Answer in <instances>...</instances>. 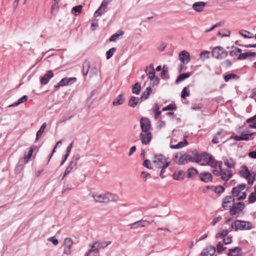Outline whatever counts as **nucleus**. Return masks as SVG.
<instances>
[{"instance_id":"32","label":"nucleus","mask_w":256,"mask_h":256,"mask_svg":"<svg viewBox=\"0 0 256 256\" xmlns=\"http://www.w3.org/2000/svg\"><path fill=\"white\" fill-rule=\"evenodd\" d=\"M160 76L164 80H168L169 78L168 70L166 66L164 65L163 66Z\"/></svg>"},{"instance_id":"59","label":"nucleus","mask_w":256,"mask_h":256,"mask_svg":"<svg viewBox=\"0 0 256 256\" xmlns=\"http://www.w3.org/2000/svg\"><path fill=\"white\" fill-rule=\"evenodd\" d=\"M73 244V241L71 238H66L64 240V246L72 248Z\"/></svg>"},{"instance_id":"54","label":"nucleus","mask_w":256,"mask_h":256,"mask_svg":"<svg viewBox=\"0 0 256 256\" xmlns=\"http://www.w3.org/2000/svg\"><path fill=\"white\" fill-rule=\"evenodd\" d=\"M230 32L228 30H222V32L220 31L218 32V34L220 36L222 37L228 36H230Z\"/></svg>"},{"instance_id":"26","label":"nucleus","mask_w":256,"mask_h":256,"mask_svg":"<svg viewBox=\"0 0 256 256\" xmlns=\"http://www.w3.org/2000/svg\"><path fill=\"white\" fill-rule=\"evenodd\" d=\"M256 56V52H246L240 54L238 55V60H242L246 59L250 56Z\"/></svg>"},{"instance_id":"28","label":"nucleus","mask_w":256,"mask_h":256,"mask_svg":"<svg viewBox=\"0 0 256 256\" xmlns=\"http://www.w3.org/2000/svg\"><path fill=\"white\" fill-rule=\"evenodd\" d=\"M139 100V98L134 96H132L128 102V106L132 108H135Z\"/></svg>"},{"instance_id":"23","label":"nucleus","mask_w":256,"mask_h":256,"mask_svg":"<svg viewBox=\"0 0 256 256\" xmlns=\"http://www.w3.org/2000/svg\"><path fill=\"white\" fill-rule=\"evenodd\" d=\"M185 176V172L182 170L175 172L172 175L173 178L176 180H182Z\"/></svg>"},{"instance_id":"13","label":"nucleus","mask_w":256,"mask_h":256,"mask_svg":"<svg viewBox=\"0 0 256 256\" xmlns=\"http://www.w3.org/2000/svg\"><path fill=\"white\" fill-rule=\"evenodd\" d=\"M199 178L200 180L204 182H208L212 181L213 177L209 172H202L200 174Z\"/></svg>"},{"instance_id":"45","label":"nucleus","mask_w":256,"mask_h":256,"mask_svg":"<svg viewBox=\"0 0 256 256\" xmlns=\"http://www.w3.org/2000/svg\"><path fill=\"white\" fill-rule=\"evenodd\" d=\"M124 34L122 31H119L118 33H115L113 34L109 38L110 42H114L120 36H122Z\"/></svg>"},{"instance_id":"64","label":"nucleus","mask_w":256,"mask_h":256,"mask_svg":"<svg viewBox=\"0 0 256 256\" xmlns=\"http://www.w3.org/2000/svg\"><path fill=\"white\" fill-rule=\"evenodd\" d=\"M72 170H73V168L70 166L68 165V166L65 170L64 174L62 180H64V178L66 177V176L67 174H70Z\"/></svg>"},{"instance_id":"53","label":"nucleus","mask_w":256,"mask_h":256,"mask_svg":"<svg viewBox=\"0 0 256 256\" xmlns=\"http://www.w3.org/2000/svg\"><path fill=\"white\" fill-rule=\"evenodd\" d=\"M34 152L33 148H30L29 151L28 152V154H25L24 160L26 162H28L30 158L32 156V153Z\"/></svg>"},{"instance_id":"52","label":"nucleus","mask_w":256,"mask_h":256,"mask_svg":"<svg viewBox=\"0 0 256 256\" xmlns=\"http://www.w3.org/2000/svg\"><path fill=\"white\" fill-rule=\"evenodd\" d=\"M200 57L202 60L208 59L210 57V52L206 50L202 52L200 54Z\"/></svg>"},{"instance_id":"25","label":"nucleus","mask_w":256,"mask_h":256,"mask_svg":"<svg viewBox=\"0 0 256 256\" xmlns=\"http://www.w3.org/2000/svg\"><path fill=\"white\" fill-rule=\"evenodd\" d=\"M125 100L124 96L123 94H119L113 101V106H119L122 104Z\"/></svg>"},{"instance_id":"5","label":"nucleus","mask_w":256,"mask_h":256,"mask_svg":"<svg viewBox=\"0 0 256 256\" xmlns=\"http://www.w3.org/2000/svg\"><path fill=\"white\" fill-rule=\"evenodd\" d=\"M245 208V204L243 202H234L232 208L230 210V214L231 216L239 214Z\"/></svg>"},{"instance_id":"19","label":"nucleus","mask_w":256,"mask_h":256,"mask_svg":"<svg viewBox=\"0 0 256 256\" xmlns=\"http://www.w3.org/2000/svg\"><path fill=\"white\" fill-rule=\"evenodd\" d=\"M228 251V256H240L242 254V250L238 246L230 248Z\"/></svg>"},{"instance_id":"7","label":"nucleus","mask_w":256,"mask_h":256,"mask_svg":"<svg viewBox=\"0 0 256 256\" xmlns=\"http://www.w3.org/2000/svg\"><path fill=\"white\" fill-rule=\"evenodd\" d=\"M153 162L156 167L160 168L165 163L169 162L166 161V158L162 154H160L154 156Z\"/></svg>"},{"instance_id":"56","label":"nucleus","mask_w":256,"mask_h":256,"mask_svg":"<svg viewBox=\"0 0 256 256\" xmlns=\"http://www.w3.org/2000/svg\"><path fill=\"white\" fill-rule=\"evenodd\" d=\"M159 109L160 108H159V106H158V104H154V116H155L156 118H158L162 113V111L160 110Z\"/></svg>"},{"instance_id":"15","label":"nucleus","mask_w":256,"mask_h":256,"mask_svg":"<svg viewBox=\"0 0 256 256\" xmlns=\"http://www.w3.org/2000/svg\"><path fill=\"white\" fill-rule=\"evenodd\" d=\"M200 157L201 161L203 160L206 162V164H201L202 166H204L206 164L208 165L214 158V157L212 155L206 152H202L200 153Z\"/></svg>"},{"instance_id":"12","label":"nucleus","mask_w":256,"mask_h":256,"mask_svg":"<svg viewBox=\"0 0 256 256\" xmlns=\"http://www.w3.org/2000/svg\"><path fill=\"white\" fill-rule=\"evenodd\" d=\"M179 58L183 64H188L190 60V54L186 50H182L179 54Z\"/></svg>"},{"instance_id":"42","label":"nucleus","mask_w":256,"mask_h":256,"mask_svg":"<svg viewBox=\"0 0 256 256\" xmlns=\"http://www.w3.org/2000/svg\"><path fill=\"white\" fill-rule=\"evenodd\" d=\"M82 5H78L75 6L72 8V13L74 15L76 16L78 14H80L82 10Z\"/></svg>"},{"instance_id":"4","label":"nucleus","mask_w":256,"mask_h":256,"mask_svg":"<svg viewBox=\"0 0 256 256\" xmlns=\"http://www.w3.org/2000/svg\"><path fill=\"white\" fill-rule=\"evenodd\" d=\"M212 54L218 60H222L227 56L228 52L222 46H216L212 49Z\"/></svg>"},{"instance_id":"57","label":"nucleus","mask_w":256,"mask_h":256,"mask_svg":"<svg viewBox=\"0 0 256 256\" xmlns=\"http://www.w3.org/2000/svg\"><path fill=\"white\" fill-rule=\"evenodd\" d=\"M256 201V193L252 192L248 196V202L249 203H253Z\"/></svg>"},{"instance_id":"37","label":"nucleus","mask_w":256,"mask_h":256,"mask_svg":"<svg viewBox=\"0 0 256 256\" xmlns=\"http://www.w3.org/2000/svg\"><path fill=\"white\" fill-rule=\"evenodd\" d=\"M198 173L197 170L193 167H192L188 170V178H192L194 176L198 174Z\"/></svg>"},{"instance_id":"3","label":"nucleus","mask_w":256,"mask_h":256,"mask_svg":"<svg viewBox=\"0 0 256 256\" xmlns=\"http://www.w3.org/2000/svg\"><path fill=\"white\" fill-rule=\"evenodd\" d=\"M212 172L214 175L217 176H221V178L223 180L228 182L232 176V171L228 169L223 170L222 168L220 170H212Z\"/></svg>"},{"instance_id":"63","label":"nucleus","mask_w":256,"mask_h":256,"mask_svg":"<svg viewBox=\"0 0 256 256\" xmlns=\"http://www.w3.org/2000/svg\"><path fill=\"white\" fill-rule=\"evenodd\" d=\"M140 176L144 178V180L146 181L147 179L150 178H151L150 174L146 172H141Z\"/></svg>"},{"instance_id":"27","label":"nucleus","mask_w":256,"mask_h":256,"mask_svg":"<svg viewBox=\"0 0 256 256\" xmlns=\"http://www.w3.org/2000/svg\"><path fill=\"white\" fill-rule=\"evenodd\" d=\"M80 155L79 154H74L72 158V160L69 163V166H70L73 169L76 167L78 164V162L80 159Z\"/></svg>"},{"instance_id":"36","label":"nucleus","mask_w":256,"mask_h":256,"mask_svg":"<svg viewBox=\"0 0 256 256\" xmlns=\"http://www.w3.org/2000/svg\"><path fill=\"white\" fill-rule=\"evenodd\" d=\"M190 85L185 86L183 88L181 92V98L185 99L186 97L189 96L190 95V92L188 87Z\"/></svg>"},{"instance_id":"47","label":"nucleus","mask_w":256,"mask_h":256,"mask_svg":"<svg viewBox=\"0 0 256 256\" xmlns=\"http://www.w3.org/2000/svg\"><path fill=\"white\" fill-rule=\"evenodd\" d=\"M177 108L175 104H170L162 108V111L175 110Z\"/></svg>"},{"instance_id":"51","label":"nucleus","mask_w":256,"mask_h":256,"mask_svg":"<svg viewBox=\"0 0 256 256\" xmlns=\"http://www.w3.org/2000/svg\"><path fill=\"white\" fill-rule=\"evenodd\" d=\"M228 234V232L227 230H224L222 232L218 233L216 236V238H218V237L224 238Z\"/></svg>"},{"instance_id":"43","label":"nucleus","mask_w":256,"mask_h":256,"mask_svg":"<svg viewBox=\"0 0 256 256\" xmlns=\"http://www.w3.org/2000/svg\"><path fill=\"white\" fill-rule=\"evenodd\" d=\"M170 164V162H166V163H165V164L164 165H163L162 166V167L160 168H161V170H160V177L162 178H164L166 177V176L164 175V174L166 172V168Z\"/></svg>"},{"instance_id":"14","label":"nucleus","mask_w":256,"mask_h":256,"mask_svg":"<svg viewBox=\"0 0 256 256\" xmlns=\"http://www.w3.org/2000/svg\"><path fill=\"white\" fill-rule=\"evenodd\" d=\"M54 74L52 70H48L40 79V83L42 84H47L50 80L54 76Z\"/></svg>"},{"instance_id":"17","label":"nucleus","mask_w":256,"mask_h":256,"mask_svg":"<svg viewBox=\"0 0 256 256\" xmlns=\"http://www.w3.org/2000/svg\"><path fill=\"white\" fill-rule=\"evenodd\" d=\"M216 252V248L214 246L206 248L202 252V256H212Z\"/></svg>"},{"instance_id":"50","label":"nucleus","mask_w":256,"mask_h":256,"mask_svg":"<svg viewBox=\"0 0 256 256\" xmlns=\"http://www.w3.org/2000/svg\"><path fill=\"white\" fill-rule=\"evenodd\" d=\"M237 78H238V76L234 74H228L224 76V80L226 82H228L230 80Z\"/></svg>"},{"instance_id":"22","label":"nucleus","mask_w":256,"mask_h":256,"mask_svg":"<svg viewBox=\"0 0 256 256\" xmlns=\"http://www.w3.org/2000/svg\"><path fill=\"white\" fill-rule=\"evenodd\" d=\"M222 161H218L214 158L208 166H210L212 170H220L222 168Z\"/></svg>"},{"instance_id":"44","label":"nucleus","mask_w":256,"mask_h":256,"mask_svg":"<svg viewBox=\"0 0 256 256\" xmlns=\"http://www.w3.org/2000/svg\"><path fill=\"white\" fill-rule=\"evenodd\" d=\"M234 138L237 141L249 140V138H247V134H242L241 136H234Z\"/></svg>"},{"instance_id":"39","label":"nucleus","mask_w":256,"mask_h":256,"mask_svg":"<svg viewBox=\"0 0 256 256\" xmlns=\"http://www.w3.org/2000/svg\"><path fill=\"white\" fill-rule=\"evenodd\" d=\"M239 34L244 38H253L252 34H251L250 32L246 30H240Z\"/></svg>"},{"instance_id":"46","label":"nucleus","mask_w":256,"mask_h":256,"mask_svg":"<svg viewBox=\"0 0 256 256\" xmlns=\"http://www.w3.org/2000/svg\"><path fill=\"white\" fill-rule=\"evenodd\" d=\"M214 188V191L216 193L220 195L221 194L222 192H224L225 190V188L223 186H216Z\"/></svg>"},{"instance_id":"9","label":"nucleus","mask_w":256,"mask_h":256,"mask_svg":"<svg viewBox=\"0 0 256 256\" xmlns=\"http://www.w3.org/2000/svg\"><path fill=\"white\" fill-rule=\"evenodd\" d=\"M140 125L142 130V132H150L151 124L148 118H142L140 122Z\"/></svg>"},{"instance_id":"8","label":"nucleus","mask_w":256,"mask_h":256,"mask_svg":"<svg viewBox=\"0 0 256 256\" xmlns=\"http://www.w3.org/2000/svg\"><path fill=\"white\" fill-rule=\"evenodd\" d=\"M234 202L235 199L232 196H226L223 199L222 208L224 210H230Z\"/></svg>"},{"instance_id":"30","label":"nucleus","mask_w":256,"mask_h":256,"mask_svg":"<svg viewBox=\"0 0 256 256\" xmlns=\"http://www.w3.org/2000/svg\"><path fill=\"white\" fill-rule=\"evenodd\" d=\"M188 144V142L186 140H185L184 141L179 142L176 144L170 145V148L172 149H180L186 146Z\"/></svg>"},{"instance_id":"11","label":"nucleus","mask_w":256,"mask_h":256,"mask_svg":"<svg viewBox=\"0 0 256 256\" xmlns=\"http://www.w3.org/2000/svg\"><path fill=\"white\" fill-rule=\"evenodd\" d=\"M152 138V134L150 132H142L140 134V139L142 143L144 144H149Z\"/></svg>"},{"instance_id":"62","label":"nucleus","mask_w":256,"mask_h":256,"mask_svg":"<svg viewBox=\"0 0 256 256\" xmlns=\"http://www.w3.org/2000/svg\"><path fill=\"white\" fill-rule=\"evenodd\" d=\"M112 0H103L100 6L102 8V10H104L107 8L108 4Z\"/></svg>"},{"instance_id":"34","label":"nucleus","mask_w":256,"mask_h":256,"mask_svg":"<svg viewBox=\"0 0 256 256\" xmlns=\"http://www.w3.org/2000/svg\"><path fill=\"white\" fill-rule=\"evenodd\" d=\"M190 76L189 73H182L180 74L177 78L176 83L178 84L180 82L184 80L185 79L188 78Z\"/></svg>"},{"instance_id":"1","label":"nucleus","mask_w":256,"mask_h":256,"mask_svg":"<svg viewBox=\"0 0 256 256\" xmlns=\"http://www.w3.org/2000/svg\"><path fill=\"white\" fill-rule=\"evenodd\" d=\"M94 200L96 202L107 203L110 202H115L118 199V196L111 193L100 194L98 195H92Z\"/></svg>"},{"instance_id":"38","label":"nucleus","mask_w":256,"mask_h":256,"mask_svg":"<svg viewBox=\"0 0 256 256\" xmlns=\"http://www.w3.org/2000/svg\"><path fill=\"white\" fill-rule=\"evenodd\" d=\"M141 90V86L138 82H136L132 86V92L133 94H138Z\"/></svg>"},{"instance_id":"2","label":"nucleus","mask_w":256,"mask_h":256,"mask_svg":"<svg viewBox=\"0 0 256 256\" xmlns=\"http://www.w3.org/2000/svg\"><path fill=\"white\" fill-rule=\"evenodd\" d=\"M231 226L236 231L250 230L254 228L250 222L238 220L232 222Z\"/></svg>"},{"instance_id":"60","label":"nucleus","mask_w":256,"mask_h":256,"mask_svg":"<svg viewBox=\"0 0 256 256\" xmlns=\"http://www.w3.org/2000/svg\"><path fill=\"white\" fill-rule=\"evenodd\" d=\"M143 166L148 169L152 170L153 168L150 160L148 159L144 160Z\"/></svg>"},{"instance_id":"31","label":"nucleus","mask_w":256,"mask_h":256,"mask_svg":"<svg viewBox=\"0 0 256 256\" xmlns=\"http://www.w3.org/2000/svg\"><path fill=\"white\" fill-rule=\"evenodd\" d=\"M152 92V88L148 86L146 88L145 91L142 94L140 99L142 101L148 99L149 97L150 94Z\"/></svg>"},{"instance_id":"6","label":"nucleus","mask_w":256,"mask_h":256,"mask_svg":"<svg viewBox=\"0 0 256 256\" xmlns=\"http://www.w3.org/2000/svg\"><path fill=\"white\" fill-rule=\"evenodd\" d=\"M174 160L178 164H184L190 162L189 156L188 154H180V156L176 154L174 157Z\"/></svg>"},{"instance_id":"29","label":"nucleus","mask_w":256,"mask_h":256,"mask_svg":"<svg viewBox=\"0 0 256 256\" xmlns=\"http://www.w3.org/2000/svg\"><path fill=\"white\" fill-rule=\"evenodd\" d=\"M90 68V62L88 60H85L83 63L82 74L84 76H86L88 74V72Z\"/></svg>"},{"instance_id":"20","label":"nucleus","mask_w":256,"mask_h":256,"mask_svg":"<svg viewBox=\"0 0 256 256\" xmlns=\"http://www.w3.org/2000/svg\"><path fill=\"white\" fill-rule=\"evenodd\" d=\"M242 170L240 172V176L245 178H248L251 177L252 174L248 168L246 166H242Z\"/></svg>"},{"instance_id":"41","label":"nucleus","mask_w":256,"mask_h":256,"mask_svg":"<svg viewBox=\"0 0 256 256\" xmlns=\"http://www.w3.org/2000/svg\"><path fill=\"white\" fill-rule=\"evenodd\" d=\"M59 8V6L58 3H52L51 6L50 13L53 16H56L58 10Z\"/></svg>"},{"instance_id":"58","label":"nucleus","mask_w":256,"mask_h":256,"mask_svg":"<svg viewBox=\"0 0 256 256\" xmlns=\"http://www.w3.org/2000/svg\"><path fill=\"white\" fill-rule=\"evenodd\" d=\"M241 190L236 186L232 188V196H238L240 193Z\"/></svg>"},{"instance_id":"24","label":"nucleus","mask_w":256,"mask_h":256,"mask_svg":"<svg viewBox=\"0 0 256 256\" xmlns=\"http://www.w3.org/2000/svg\"><path fill=\"white\" fill-rule=\"evenodd\" d=\"M131 229H136L140 228L146 227V225L144 224V220H142L128 225Z\"/></svg>"},{"instance_id":"10","label":"nucleus","mask_w":256,"mask_h":256,"mask_svg":"<svg viewBox=\"0 0 256 256\" xmlns=\"http://www.w3.org/2000/svg\"><path fill=\"white\" fill-rule=\"evenodd\" d=\"M189 156L190 162L199 163L201 162L200 154L194 150L188 154Z\"/></svg>"},{"instance_id":"33","label":"nucleus","mask_w":256,"mask_h":256,"mask_svg":"<svg viewBox=\"0 0 256 256\" xmlns=\"http://www.w3.org/2000/svg\"><path fill=\"white\" fill-rule=\"evenodd\" d=\"M46 122L44 123L41 126L40 128L39 129V130L36 132V140H35V142H36L41 137V136H42V133L44 132V129L46 128Z\"/></svg>"},{"instance_id":"55","label":"nucleus","mask_w":256,"mask_h":256,"mask_svg":"<svg viewBox=\"0 0 256 256\" xmlns=\"http://www.w3.org/2000/svg\"><path fill=\"white\" fill-rule=\"evenodd\" d=\"M95 252L96 253L99 252V250L98 247V242H95L91 246L89 250V252Z\"/></svg>"},{"instance_id":"21","label":"nucleus","mask_w":256,"mask_h":256,"mask_svg":"<svg viewBox=\"0 0 256 256\" xmlns=\"http://www.w3.org/2000/svg\"><path fill=\"white\" fill-rule=\"evenodd\" d=\"M148 76V78L150 80H152L154 78L155 76V70L154 69V66L152 64H150L148 67H147L146 70H145Z\"/></svg>"},{"instance_id":"49","label":"nucleus","mask_w":256,"mask_h":256,"mask_svg":"<svg viewBox=\"0 0 256 256\" xmlns=\"http://www.w3.org/2000/svg\"><path fill=\"white\" fill-rule=\"evenodd\" d=\"M116 50V48H112L108 50L106 52V59L108 60L111 58Z\"/></svg>"},{"instance_id":"61","label":"nucleus","mask_w":256,"mask_h":256,"mask_svg":"<svg viewBox=\"0 0 256 256\" xmlns=\"http://www.w3.org/2000/svg\"><path fill=\"white\" fill-rule=\"evenodd\" d=\"M226 248V247L224 246L222 242H218V243L216 246L217 252L218 253H221Z\"/></svg>"},{"instance_id":"40","label":"nucleus","mask_w":256,"mask_h":256,"mask_svg":"<svg viewBox=\"0 0 256 256\" xmlns=\"http://www.w3.org/2000/svg\"><path fill=\"white\" fill-rule=\"evenodd\" d=\"M224 164L230 168H234L235 166V162L232 159L228 160L226 159L224 160Z\"/></svg>"},{"instance_id":"48","label":"nucleus","mask_w":256,"mask_h":256,"mask_svg":"<svg viewBox=\"0 0 256 256\" xmlns=\"http://www.w3.org/2000/svg\"><path fill=\"white\" fill-rule=\"evenodd\" d=\"M98 242V250L104 248L106 246H108V245H110L111 244V241H108V242Z\"/></svg>"},{"instance_id":"18","label":"nucleus","mask_w":256,"mask_h":256,"mask_svg":"<svg viewBox=\"0 0 256 256\" xmlns=\"http://www.w3.org/2000/svg\"><path fill=\"white\" fill-rule=\"evenodd\" d=\"M206 3L203 2H196L192 4V8L197 12H202L205 6Z\"/></svg>"},{"instance_id":"16","label":"nucleus","mask_w":256,"mask_h":256,"mask_svg":"<svg viewBox=\"0 0 256 256\" xmlns=\"http://www.w3.org/2000/svg\"><path fill=\"white\" fill-rule=\"evenodd\" d=\"M76 78L75 77H66L60 80V85H62V86L70 85L74 84L75 82H76Z\"/></svg>"},{"instance_id":"35","label":"nucleus","mask_w":256,"mask_h":256,"mask_svg":"<svg viewBox=\"0 0 256 256\" xmlns=\"http://www.w3.org/2000/svg\"><path fill=\"white\" fill-rule=\"evenodd\" d=\"M28 99V96L26 95L20 98H19L16 102H14L9 106H16L20 104L26 102Z\"/></svg>"}]
</instances>
